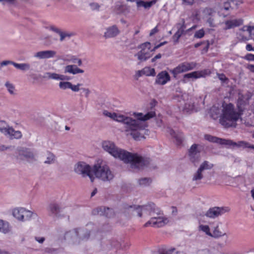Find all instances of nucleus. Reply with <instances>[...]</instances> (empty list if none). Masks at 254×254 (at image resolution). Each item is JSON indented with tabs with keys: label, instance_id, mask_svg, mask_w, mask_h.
Returning <instances> with one entry per match:
<instances>
[{
	"label": "nucleus",
	"instance_id": "nucleus-1",
	"mask_svg": "<svg viewBox=\"0 0 254 254\" xmlns=\"http://www.w3.org/2000/svg\"><path fill=\"white\" fill-rule=\"evenodd\" d=\"M103 115L108 117L115 121L123 123L127 131H131L130 134L136 140H140L145 138L144 134H148V130L145 129L147 126L143 124L141 121H146L156 116L155 111H150L145 115L141 113H134L133 115L138 120H133L131 118L124 115L111 113L108 111H103Z\"/></svg>",
	"mask_w": 254,
	"mask_h": 254
},
{
	"label": "nucleus",
	"instance_id": "nucleus-2",
	"mask_svg": "<svg viewBox=\"0 0 254 254\" xmlns=\"http://www.w3.org/2000/svg\"><path fill=\"white\" fill-rule=\"evenodd\" d=\"M102 147L115 158H119L125 163H130L132 168L141 169L149 163V159L138 156L136 153L132 154L118 148L111 141H104L102 142Z\"/></svg>",
	"mask_w": 254,
	"mask_h": 254
},
{
	"label": "nucleus",
	"instance_id": "nucleus-3",
	"mask_svg": "<svg viewBox=\"0 0 254 254\" xmlns=\"http://www.w3.org/2000/svg\"><path fill=\"white\" fill-rule=\"evenodd\" d=\"M221 113L220 116L219 123L225 128L235 127L237 122L242 119L243 114L236 108L231 103H222Z\"/></svg>",
	"mask_w": 254,
	"mask_h": 254
},
{
	"label": "nucleus",
	"instance_id": "nucleus-4",
	"mask_svg": "<svg viewBox=\"0 0 254 254\" xmlns=\"http://www.w3.org/2000/svg\"><path fill=\"white\" fill-rule=\"evenodd\" d=\"M92 173L96 177L103 181H110L114 178L113 174L106 165H95L93 166Z\"/></svg>",
	"mask_w": 254,
	"mask_h": 254
},
{
	"label": "nucleus",
	"instance_id": "nucleus-5",
	"mask_svg": "<svg viewBox=\"0 0 254 254\" xmlns=\"http://www.w3.org/2000/svg\"><path fill=\"white\" fill-rule=\"evenodd\" d=\"M196 65V63L193 62H183L173 69H171L170 72L172 74L173 77L176 78L179 74L194 69Z\"/></svg>",
	"mask_w": 254,
	"mask_h": 254
},
{
	"label": "nucleus",
	"instance_id": "nucleus-6",
	"mask_svg": "<svg viewBox=\"0 0 254 254\" xmlns=\"http://www.w3.org/2000/svg\"><path fill=\"white\" fill-rule=\"evenodd\" d=\"M75 172L79 174H81L83 177L88 176L92 182L94 181L92 170L90 166L83 162H78L74 167Z\"/></svg>",
	"mask_w": 254,
	"mask_h": 254
},
{
	"label": "nucleus",
	"instance_id": "nucleus-7",
	"mask_svg": "<svg viewBox=\"0 0 254 254\" xmlns=\"http://www.w3.org/2000/svg\"><path fill=\"white\" fill-rule=\"evenodd\" d=\"M0 131L5 135H9L12 138L19 139L22 136V133L20 131L15 130L3 121H0Z\"/></svg>",
	"mask_w": 254,
	"mask_h": 254
},
{
	"label": "nucleus",
	"instance_id": "nucleus-8",
	"mask_svg": "<svg viewBox=\"0 0 254 254\" xmlns=\"http://www.w3.org/2000/svg\"><path fill=\"white\" fill-rule=\"evenodd\" d=\"M141 49L136 56L137 58L140 61H146L151 56V53L154 50L151 49V44L149 42H145L142 44L139 47Z\"/></svg>",
	"mask_w": 254,
	"mask_h": 254
},
{
	"label": "nucleus",
	"instance_id": "nucleus-9",
	"mask_svg": "<svg viewBox=\"0 0 254 254\" xmlns=\"http://www.w3.org/2000/svg\"><path fill=\"white\" fill-rule=\"evenodd\" d=\"M211 74V71L209 69H203L199 71H194L185 74L183 75V79L182 81L184 83H187V79L194 78L197 79L201 77H205L206 75H209Z\"/></svg>",
	"mask_w": 254,
	"mask_h": 254
},
{
	"label": "nucleus",
	"instance_id": "nucleus-10",
	"mask_svg": "<svg viewBox=\"0 0 254 254\" xmlns=\"http://www.w3.org/2000/svg\"><path fill=\"white\" fill-rule=\"evenodd\" d=\"M12 214L14 217L21 221L28 220L34 215L31 211L27 210L23 208L14 209Z\"/></svg>",
	"mask_w": 254,
	"mask_h": 254
},
{
	"label": "nucleus",
	"instance_id": "nucleus-11",
	"mask_svg": "<svg viewBox=\"0 0 254 254\" xmlns=\"http://www.w3.org/2000/svg\"><path fill=\"white\" fill-rule=\"evenodd\" d=\"M126 209L132 208L134 210H137V215L139 217H141L142 216V211H148L149 214L150 215H151V213L153 212H155V204L153 203H148L146 205H137L136 206L135 205H127L125 207Z\"/></svg>",
	"mask_w": 254,
	"mask_h": 254
},
{
	"label": "nucleus",
	"instance_id": "nucleus-12",
	"mask_svg": "<svg viewBox=\"0 0 254 254\" xmlns=\"http://www.w3.org/2000/svg\"><path fill=\"white\" fill-rule=\"evenodd\" d=\"M215 10L210 7H206L203 10L204 18L206 19V22L210 27L216 26L214 20Z\"/></svg>",
	"mask_w": 254,
	"mask_h": 254
},
{
	"label": "nucleus",
	"instance_id": "nucleus-13",
	"mask_svg": "<svg viewBox=\"0 0 254 254\" xmlns=\"http://www.w3.org/2000/svg\"><path fill=\"white\" fill-rule=\"evenodd\" d=\"M251 96L248 94L244 95L239 94L238 99L236 103L237 108L240 110L243 114L246 109V106L249 105V100Z\"/></svg>",
	"mask_w": 254,
	"mask_h": 254
},
{
	"label": "nucleus",
	"instance_id": "nucleus-14",
	"mask_svg": "<svg viewBox=\"0 0 254 254\" xmlns=\"http://www.w3.org/2000/svg\"><path fill=\"white\" fill-rule=\"evenodd\" d=\"M168 222L167 218L164 217H153L146 222L144 226L146 227L150 225L154 227H161Z\"/></svg>",
	"mask_w": 254,
	"mask_h": 254
},
{
	"label": "nucleus",
	"instance_id": "nucleus-15",
	"mask_svg": "<svg viewBox=\"0 0 254 254\" xmlns=\"http://www.w3.org/2000/svg\"><path fill=\"white\" fill-rule=\"evenodd\" d=\"M171 80V76L166 70L159 72L156 75L155 83L159 85H164Z\"/></svg>",
	"mask_w": 254,
	"mask_h": 254
},
{
	"label": "nucleus",
	"instance_id": "nucleus-16",
	"mask_svg": "<svg viewBox=\"0 0 254 254\" xmlns=\"http://www.w3.org/2000/svg\"><path fill=\"white\" fill-rule=\"evenodd\" d=\"M189 156L190 161L193 164L198 163L200 159V151L197 149V145L193 144L189 150Z\"/></svg>",
	"mask_w": 254,
	"mask_h": 254
},
{
	"label": "nucleus",
	"instance_id": "nucleus-17",
	"mask_svg": "<svg viewBox=\"0 0 254 254\" xmlns=\"http://www.w3.org/2000/svg\"><path fill=\"white\" fill-rule=\"evenodd\" d=\"M227 207H214L210 208L206 213L205 215L210 218H215L228 211Z\"/></svg>",
	"mask_w": 254,
	"mask_h": 254
},
{
	"label": "nucleus",
	"instance_id": "nucleus-18",
	"mask_svg": "<svg viewBox=\"0 0 254 254\" xmlns=\"http://www.w3.org/2000/svg\"><path fill=\"white\" fill-rule=\"evenodd\" d=\"M226 145H232L234 146H236L238 148H241L243 149L251 148L254 149V145L251 144L249 142L245 141H239L238 142H236L231 140L227 139Z\"/></svg>",
	"mask_w": 254,
	"mask_h": 254
},
{
	"label": "nucleus",
	"instance_id": "nucleus-19",
	"mask_svg": "<svg viewBox=\"0 0 254 254\" xmlns=\"http://www.w3.org/2000/svg\"><path fill=\"white\" fill-rule=\"evenodd\" d=\"M243 23V20L241 18L227 20L225 22V27L224 28V29L228 30L238 27L242 25Z\"/></svg>",
	"mask_w": 254,
	"mask_h": 254
},
{
	"label": "nucleus",
	"instance_id": "nucleus-20",
	"mask_svg": "<svg viewBox=\"0 0 254 254\" xmlns=\"http://www.w3.org/2000/svg\"><path fill=\"white\" fill-rule=\"evenodd\" d=\"M56 54L54 51H43L37 52L35 56L41 59H49L54 57Z\"/></svg>",
	"mask_w": 254,
	"mask_h": 254
},
{
	"label": "nucleus",
	"instance_id": "nucleus-21",
	"mask_svg": "<svg viewBox=\"0 0 254 254\" xmlns=\"http://www.w3.org/2000/svg\"><path fill=\"white\" fill-rule=\"evenodd\" d=\"M96 211L99 215L105 216L107 217H111L114 214L113 209L109 207L101 206L97 208Z\"/></svg>",
	"mask_w": 254,
	"mask_h": 254
},
{
	"label": "nucleus",
	"instance_id": "nucleus-22",
	"mask_svg": "<svg viewBox=\"0 0 254 254\" xmlns=\"http://www.w3.org/2000/svg\"><path fill=\"white\" fill-rule=\"evenodd\" d=\"M120 31L116 25H113L107 28L106 32L104 34V37L106 38H112L119 34Z\"/></svg>",
	"mask_w": 254,
	"mask_h": 254
},
{
	"label": "nucleus",
	"instance_id": "nucleus-23",
	"mask_svg": "<svg viewBox=\"0 0 254 254\" xmlns=\"http://www.w3.org/2000/svg\"><path fill=\"white\" fill-rule=\"evenodd\" d=\"M204 138L211 142L217 143L222 145H226L227 139H226L218 138L209 134L205 135Z\"/></svg>",
	"mask_w": 254,
	"mask_h": 254
},
{
	"label": "nucleus",
	"instance_id": "nucleus-24",
	"mask_svg": "<svg viewBox=\"0 0 254 254\" xmlns=\"http://www.w3.org/2000/svg\"><path fill=\"white\" fill-rule=\"evenodd\" d=\"M65 73H69L75 74L79 73H83L84 71L78 68L75 65H68L65 67Z\"/></svg>",
	"mask_w": 254,
	"mask_h": 254
},
{
	"label": "nucleus",
	"instance_id": "nucleus-25",
	"mask_svg": "<svg viewBox=\"0 0 254 254\" xmlns=\"http://www.w3.org/2000/svg\"><path fill=\"white\" fill-rule=\"evenodd\" d=\"M144 75L147 76H154L156 75L155 70L154 68L146 66L141 69Z\"/></svg>",
	"mask_w": 254,
	"mask_h": 254
},
{
	"label": "nucleus",
	"instance_id": "nucleus-26",
	"mask_svg": "<svg viewBox=\"0 0 254 254\" xmlns=\"http://www.w3.org/2000/svg\"><path fill=\"white\" fill-rule=\"evenodd\" d=\"M48 210L52 215L57 216L58 214L60 212V207L56 203H51L48 207Z\"/></svg>",
	"mask_w": 254,
	"mask_h": 254
},
{
	"label": "nucleus",
	"instance_id": "nucleus-27",
	"mask_svg": "<svg viewBox=\"0 0 254 254\" xmlns=\"http://www.w3.org/2000/svg\"><path fill=\"white\" fill-rule=\"evenodd\" d=\"M20 158L22 159L23 158L28 159H33L34 158V155L28 149H25V150L20 151Z\"/></svg>",
	"mask_w": 254,
	"mask_h": 254
},
{
	"label": "nucleus",
	"instance_id": "nucleus-28",
	"mask_svg": "<svg viewBox=\"0 0 254 254\" xmlns=\"http://www.w3.org/2000/svg\"><path fill=\"white\" fill-rule=\"evenodd\" d=\"M9 231L8 223L0 220V232L6 234Z\"/></svg>",
	"mask_w": 254,
	"mask_h": 254
},
{
	"label": "nucleus",
	"instance_id": "nucleus-29",
	"mask_svg": "<svg viewBox=\"0 0 254 254\" xmlns=\"http://www.w3.org/2000/svg\"><path fill=\"white\" fill-rule=\"evenodd\" d=\"M170 134L174 137L176 139V143L177 145H181L183 141V135L182 134H176V133L173 130H171Z\"/></svg>",
	"mask_w": 254,
	"mask_h": 254
},
{
	"label": "nucleus",
	"instance_id": "nucleus-30",
	"mask_svg": "<svg viewBox=\"0 0 254 254\" xmlns=\"http://www.w3.org/2000/svg\"><path fill=\"white\" fill-rule=\"evenodd\" d=\"M47 74L49 78L61 80H64L65 79V76L64 75H61L56 73H47Z\"/></svg>",
	"mask_w": 254,
	"mask_h": 254
},
{
	"label": "nucleus",
	"instance_id": "nucleus-31",
	"mask_svg": "<svg viewBox=\"0 0 254 254\" xmlns=\"http://www.w3.org/2000/svg\"><path fill=\"white\" fill-rule=\"evenodd\" d=\"M236 4V0H227L224 3V8L226 10L232 8Z\"/></svg>",
	"mask_w": 254,
	"mask_h": 254
},
{
	"label": "nucleus",
	"instance_id": "nucleus-32",
	"mask_svg": "<svg viewBox=\"0 0 254 254\" xmlns=\"http://www.w3.org/2000/svg\"><path fill=\"white\" fill-rule=\"evenodd\" d=\"M152 182V180L149 178H144L138 180V183L141 186H149Z\"/></svg>",
	"mask_w": 254,
	"mask_h": 254
},
{
	"label": "nucleus",
	"instance_id": "nucleus-33",
	"mask_svg": "<svg viewBox=\"0 0 254 254\" xmlns=\"http://www.w3.org/2000/svg\"><path fill=\"white\" fill-rule=\"evenodd\" d=\"M203 170L199 168L196 172L194 174L192 178L193 181L200 180L203 178V175L202 174Z\"/></svg>",
	"mask_w": 254,
	"mask_h": 254
},
{
	"label": "nucleus",
	"instance_id": "nucleus-34",
	"mask_svg": "<svg viewBox=\"0 0 254 254\" xmlns=\"http://www.w3.org/2000/svg\"><path fill=\"white\" fill-rule=\"evenodd\" d=\"M213 164L209 163L207 161H204L200 166L199 168L203 171L204 170L211 169L213 167Z\"/></svg>",
	"mask_w": 254,
	"mask_h": 254
},
{
	"label": "nucleus",
	"instance_id": "nucleus-35",
	"mask_svg": "<svg viewBox=\"0 0 254 254\" xmlns=\"http://www.w3.org/2000/svg\"><path fill=\"white\" fill-rule=\"evenodd\" d=\"M13 65L17 68L24 70L29 68V65L26 64L13 63Z\"/></svg>",
	"mask_w": 254,
	"mask_h": 254
},
{
	"label": "nucleus",
	"instance_id": "nucleus-36",
	"mask_svg": "<svg viewBox=\"0 0 254 254\" xmlns=\"http://www.w3.org/2000/svg\"><path fill=\"white\" fill-rule=\"evenodd\" d=\"M185 21L183 22V24L182 25L181 28H180L177 32L174 34V37L177 38V40H178L180 37L181 36L182 34L183 33L184 29L186 28V26L185 25Z\"/></svg>",
	"mask_w": 254,
	"mask_h": 254
},
{
	"label": "nucleus",
	"instance_id": "nucleus-37",
	"mask_svg": "<svg viewBox=\"0 0 254 254\" xmlns=\"http://www.w3.org/2000/svg\"><path fill=\"white\" fill-rule=\"evenodd\" d=\"M199 229L205 232L208 236H212V234L210 232V229L208 225H200L199 226Z\"/></svg>",
	"mask_w": 254,
	"mask_h": 254
},
{
	"label": "nucleus",
	"instance_id": "nucleus-38",
	"mask_svg": "<svg viewBox=\"0 0 254 254\" xmlns=\"http://www.w3.org/2000/svg\"><path fill=\"white\" fill-rule=\"evenodd\" d=\"M159 254H181L174 248L167 250H162L160 252Z\"/></svg>",
	"mask_w": 254,
	"mask_h": 254
},
{
	"label": "nucleus",
	"instance_id": "nucleus-39",
	"mask_svg": "<svg viewBox=\"0 0 254 254\" xmlns=\"http://www.w3.org/2000/svg\"><path fill=\"white\" fill-rule=\"evenodd\" d=\"M219 114V109L218 108L214 107L211 111V116L213 119H216L218 118Z\"/></svg>",
	"mask_w": 254,
	"mask_h": 254
},
{
	"label": "nucleus",
	"instance_id": "nucleus-40",
	"mask_svg": "<svg viewBox=\"0 0 254 254\" xmlns=\"http://www.w3.org/2000/svg\"><path fill=\"white\" fill-rule=\"evenodd\" d=\"M59 86L62 89H70V87H71V83L69 82H60Z\"/></svg>",
	"mask_w": 254,
	"mask_h": 254
},
{
	"label": "nucleus",
	"instance_id": "nucleus-41",
	"mask_svg": "<svg viewBox=\"0 0 254 254\" xmlns=\"http://www.w3.org/2000/svg\"><path fill=\"white\" fill-rule=\"evenodd\" d=\"M224 235V233H223L222 232L219 231L218 226H216L213 232L212 236L214 237H219L223 236Z\"/></svg>",
	"mask_w": 254,
	"mask_h": 254
},
{
	"label": "nucleus",
	"instance_id": "nucleus-42",
	"mask_svg": "<svg viewBox=\"0 0 254 254\" xmlns=\"http://www.w3.org/2000/svg\"><path fill=\"white\" fill-rule=\"evenodd\" d=\"M52 30L55 32H56L57 33H59L60 35V40L61 41H63L64 38L66 37V36H68L69 37L70 35H69V34H65V33H64L62 32H61L57 28H52Z\"/></svg>",
	"mask_w": 254,
	"mask_h": 254
},
{
	"label": "nucleus",
	"instance_id": "nucleus-43",
	"mask_svg": "<svg viewBox=\"0 0 254 254\" xmlns=\"http://www.w3.org/2000/svg\"><path fill=\"white\" fill-rule=\"evenodd\" d=\"M68 61L71 62L73 64H77L78 66H80L82 64V61L80 59L75 58L74 56H72Z\"/></svg>",
	"mask_w": 254,
	"mask_h": 254
},
{
	"label": "nucleus",
	"instance_id": "nucleus-44",
	"mask_svg": "<svg viewBox=\"0 0 254 254\" xmlns=\"http://www.w3.org/2000/svg\"><path fill=\"white\" fill-rule=\"evenodd\" d=\"M204 30L201 29L195 32L194 37L196 38H201L204 36Z\"/></svg>",
	"mask_w": 254,
	"mask_h": 254
},
{
	"label": "nucleus",
	"instance_id": "nucleus-45",
	"mask_svg": "<svg viewBox=\"0 0 254 254\" xmlns=\"http://www.w3.org/2000/svg\"><path fill=\"white\" fill-rule=\"evenodd\" d=\"M158 0H152L150 1H145L144 7L145 8H148L152 6L153 4H155Z\"/></svg>",
	"mask_w": 254,
	"mask_h": 254
},
{
	"label": "nucleus",
	"instance_id": "nucleus-46",
	"mask_svg": "<svg viewBox=\"0 0 254 254\" xmlns=\"http://www.w3.org/2000/svg\"><path fill=\"white\" fill-rule=\"evenodd\" d=\"M217 76L219 80H221L223 83H225L228 81V78L224 73H217Z\"/></svg>",
	"mask_w": 254,
	"mask_h": 254
},
{
	"label": "nucleus",
	"instance_id": "nucleus-47",
	"mask_svg": "<svg viewBox=\"0 0 254 254\" xmlns=\"http://www.w3.org/2000/svg\"><path fill=\"white\" fill-rule=\"evenodd\" d=\"M73 233H74L75 235L76 236H77L78 235V232L77 231V229H74V231H69V232H66L65 234V236H64V238L65 239H66L67 238H68L69 236H71L72 237V234Z\"/></svg>",
	"mask_w": 254,
	"mask_h": 254
},
{
	"label": "nucleus",
	"instance_id": "nucleus-48",
	"mask_svg": "<svg viewBox=\"0 0 254 254\" xmlns=\"http://www.w3.org/2000/svg\"><path fill=\"white\" fill-rule=\"evenodd\" d=\"M247 31L249 32L252 39L254 41V26H249L247 27Z\"/></svg>",
	"mask_w": 254,
	"mask_h": 254
},
{
	"label": "nucleus",
	"instance_id": "nucleus-49",
	"mask_svg": "<svg viewBox=\"0 0 254 254\" xmlns=\"http://www.w3.org/2000/svg\"><path fill=\"white\" fill-rule=\"evenodd\" d=\"M5 86L7 87V90H8L10 94H13V91H14V87L13 86V85L12 84H10V83H8V82H6L5 83Z\"/></svg>",
	"mask_w": 254,
	"mask_h": 254
},
{
	"label": "nucleus",
	"instance_id": "nucleus-50",
	"mask_svg": "<svg viewBox=\"0 0 254 254\" xmlns=\"http://www.w3.org/2000/svg\"><path fill=\"white\" fill-rule=\"evenodd\" d=\"M54 158L55 156L53 154H49V156L47 158V160L45 161V163L50 164L53 161Z\"/></svg>",
	"mask_w": 254,
	"mask_h": 254
},
{
	"label": "nucleus",
	"instance_id": "nucleus-51",
	"mask_svg": "<svg viewBox=\"0 0 254 254\" xmlns=\"http://www.w3.org/2000/svg\"><path fill=\"white\" fill-rule=\"evenodd\" d=\"M245 59L249 61H254V55L252 54H247Z\"/></svg>",
	"mask_w": 254,
	"mask_h": 254
},
{
	"label": "nucleus",
	"instance_id": "nucleus-52",
	"mask_svg": "<svg viewBox=\"0 0 254 254\" xmlns=\"http://www.w3.org/2000/svg\"><path fill=\"white\" fill-rule=\"evenodd\" d=\"M81 86L80 84H77L76 85H73L71 84V87H70V89H71L73 91L77 92L79 90V87Z\"/></svg>",
	"mask_w": 254,
	"mask_h": 254
},
{
	"label": "nucleus",
	"instance_id": "nucleus-53",
	"mask_svg": "<svg viewBox=\"0 0 254 254\" xmlns=\"http://www.w3.org/2000/svg\"><path fill=\"white\" fill-rule=\"evenodd\" d=\"M112 247H114V248L116 249H118L121 247V245L120 243V242H118L117 241H113L111 244Z\"/></svg>",
	"mask_w": 254,
	"mask_h": 254
},
{
	"label": "nucleus",
	"instance_id": "nucleus-54",
	"mask_svg": "<svg viewBox=\"0 0 254 254\" xmlns=\"http://www.w3.org/2000/svg\"><path fill=\"white\" fill-rule=\"evenodd\" d=\"M91 8L92 10L99 9L100 6L97 3H92L90 4Z\"/></svg>",
	"mask_w": 254,
	"mask_h": 254
},
{
	"label": "nucleus",
	"instance_id": "nucleus-55",
	"mask_svg": "<svg viewBox=\"0 0 254 254\" xmlns=\"http://www.w3.org/2000/svg\"><path fill=\"white\" fill-rule=\"evenodd\" d=\"M158 31V29L157 28V26H156L153 29H152L149 34L150 36H152L154 35L156 33H157Z\"/></svg>",
	"mask_w": 254,
	"mask_h": 254
},
{
	"label": "nucleus",
	"instance_id": "nucleus-56",
	"mask_svg": "<svg viewBox=\"0 0 254 254\" xmlns=\"http://www.w3.org/2000/svg\"><path fill=\"white\" fill-rule=\"evenodd\" d=\"M145 4V1L143 0H137L136 1V5L137 7H144V5Z\"/></svg>",
	"mask_w": 254,
	"mask_h": 254
},
{
	"label": "nucleus",
	"instance_id": "nucleus-57",
	"mask_svg": "<svg viewBox=\"0 0 254 254\" xmlns=\"http://www.w3.org/2000/svg\"><path fill=\"white\" fill-rule=\"evenodd\" d=\"M13 63H14V62H11V61H3L2 62H1V66H4V65H6L8 64H13Z\"/></svg>",
	"mask_w": 254,
	"mask_h": 254
},
{
	"label": "nucleus",
	"instance_id": "nucleus-58",
	"mask_svg": "<svg viewBox=\"0 0 254 254\" xmlns=\"http://www.w3.org/2000/svg\"><path fill=\"white\" fill-rule=\"evenodd\" d=\"M246 49L248 51H254V47H253L251 44H248L246 45Z\"/></svg>",
	"mask_w": 254,
	"mask_h": 254
},
{
	"label": "nucleus",
	"instance_id": "nucleus-59",
	"mask_svg": "<svg viewBox=\"0 0 254 254\" xmlns=\"http://www.w3.org/2000/svg\"><path fill=\"white\" fill-rule=\"evenodd\" d=\"M157 101L155 99H153L151 102V103H150V108L151 109H152L153 108L155 107L156 106V105H157Z\"/></svg>",
	"mask_w": 254,
	"mask_h": 254
},
{
	"label": "nucleus",
	"instance_id": "nucleus-60",
	"mask_svg": "<svg viewBox=\"0 0 254 254\" xmlns=\"http://www.w3.org/2000/svg\"><path fill=\"white\" fill-rule=\"evenodd\" d=\"M161 58V55L160 54H158L156 55L152 59V62H154L156 60L159 59Z\"/></svg>",
	"mask_w": 254,
	"mask_h": 254
},
{
	"label": "nucleus",
	"instance_id": "nucleus-61",
	"mask_svg": "<svg viewBox=\"0 0 254 254\" xmlns=\"http://www.w3.org/2000/svg\"><path fill=\"white\" fill-rule=\"evenodd\" d=\"M167 42H162V43H160L159 44H158V45L157 46H155L153 49V50H155L156 49L159 48V47H160L161 46L164 45L165 44H166Z\"/></svg>",
	"mask_w": 254,
	"mask_h": 254
},
{
	"label": "nucleus",
	"instance_id": "nucleus-62",
	"mask_svg": "<svg viewBox=\"0 0 254 254\" xmlns=\"http://www.w3.org/2000/svg\"><path fill=\"white\" fill-rule=\"evenodd\" d=\"M35 239L37 241H38L40 243H42L45 241V238L44 237H41V238L35 237Z\"/></svg>",
	"mask_w": 254,
	"mask_h": 254
},
{
	"label": "nucleus",
	"instance_id": "nucleus-63",
	"mask_svg": "<svg viewBox=\"0 0 254 254\" xmlns=\"http://www.w3.org/2000/svg\"><path fill=\"white\" fill-rule=\"evenodd\" d=\"M142 75H144L143 74V72L141 71V70H138L137 72L136 73L135 76L136 78H138Z\"/></svg>",
	"mask_w": 254,
	"mask_h": 254
},
{
	"label": "nucleus",
	"instance_id": "nucleus-64",
	"mask_svg": "<svg viewBox=\"0 0 254 254\" xmlns=\"http://www.w3.org/2000/svg\"><path fill=\"white\" fill-rule=\"evenodd\" d=\"M248 68L252 71L254 73V65L250 64L249 65Z\"/></svg>",
	"mask_w": 254,
	"mask_h": 254
}]
</instances>
